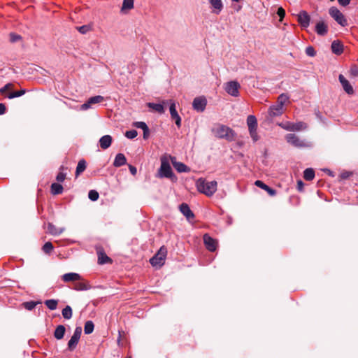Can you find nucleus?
Wrapping results in <instances>:
<instances>
[{"label": "nucleus", "instance_id": "obj_1", "mask_svg": "<svg viewBox=\"0 0 358 358\" xmlns=\"http://www.w3.org/2000/svg\"><path fill=\"white\" fill-rule=\"evenodd\" d=\"M196 187L199 192L210 197L217 191V182L215 180L208 181L205 178H199L196 181Z\"/></svg>", "mask_w": 358, "mask_h": 358}, {"label": "nucleus", "instance_id": "obj_2", "mask_svg": "<svg viewBox=\"0 0 358 358\" xmlns=\"http://www.w3.org/2000/svg\"><path fill=\"white\" fill-rule=\"evenodd\" d=\"M212 132L217 138H224L228 141L235 140V131L226 125L217 124L212 129Z\"/></svg>", "mask_w": 358, "mask_h": 358}, {"label": "nucleus", "instance_id": "obj_3", "mask_svg": "<svg viewBox=\"0 0 358 358\" xmlns=\"http://www.w3.org/2000/svg\"><path fill=\"white\" fill-rule=\"evenodd\" d=\"M329 14L341 26L345 27L348 24L344 15L336 7H331L329 9Z\"/></svg>", "mask_w": 358, "mask_h": 358}, {"label": "nucleus", "instance_id": "obj_4", "mask_svg": "<svg viewBox=\"0 0 358 358\" xmlns=\"http://www.w3.org/2000/svg\"><path fill=\"white\" fill-rule=\"evenodd\" d=\"M285 139L288 143L296 148H306L310 146V143L300 139L294 134H288L285 136Z\"/></svg>", "mask_w": 358, "mask_h": 358}, {"label": "nucleus", "instance_id": "obj_5", "mask_svg": "<svg viewBox=\"0 0 358 358\" xmlns=\"http://www.w3.org/2000/svg\"><path fill=\"white\" fill-rule=\"evenodd\" d=\"M282 129L289 131H299L305 130L307 128V124L303 122H286L279 124Z\"/></svg>", "mask_w": 358, "mask_h": 358}, {"label": "nucleus", "instance_id": "obj_6", "mask_svg": "<svg viewBox=\"0 0 358 358\" xmlns=\"http://www.w3.org/2000/svg\"><path fill=\"white\" fill-rule=\"evenodd\" d=\"M166 253V249L162 247L159 252L150 259V264L153 266H162L164 264Z\"/></svg>", "mask_w": 358, "mask_h": 358}, {"label": "nucleus", "instance_id": "obj_7", "mask_svg": "<svg viewBox=\"0 0 358 358\" xmlns=\"http://www.w3.org/2000/svg\"><path fill=\"white\" fill-rule=\"evenodd\" d=\"M159 176L160 178H171L174 176L169 162L165 159H161V166L159 169Z\"/></svg>", "mask_w": 358, "mask_h": 358}, {"label": "nucleus", "instance_id": "obj_8", "mask_svg": "<svg viewBox=\"0 0 358 358\" xmlns=\"http://www.w3.org/2000/svg\"><path fill=\"white\" fill-rule=\"evenodd\" d=\"M240 84L236 81H229L225 84V91L232 96L237 97L239 95Z\"/></svg>", "mask_w": 358, "mask_h": 358}, {"label": "nucleus", "instance_id": "obj_9", "mask_svg": "<svg viewBox=\"0 0 358 358\" xmlns=\"http://www.w3.org/2000/svg\"><path fill=\"white\" fill-rule=\"evenodd\" d=\"M104 100V97L101 95L90 97L85 103L80 106V110H87L91 108L92 105L99 103Z\"/></svg>", "mask_w": 358, "mask_h": 358}, {"label": "nucleus", "instance_id": "obj_10", "mask_svg": "<svg viewBox=\"0 0 358 358\" xmlns=\"http://www.w3.org/2000/svg\"><path fill=\"white\" fill-rule=\"evenodd\" d=\"M207 105V100L204 96L196 97L192 102L193 108L197 112H203Z\"/></svg>", "mask_w": 358, "mask_h": 358}, {"label": "nucleus", "instance_id": "obj_11", "mask_svg": "<svg viewBox=\"0 0 358 358\" xmlns=\"http://www.w3.org/2000/svg\"><path fill=\"white\" fill-rule=\"evenodd\" d=\"M338 80L343 87V90L349 95L354 94V89L350 82L342 75L340 74Z\"/></svg>", "mask_w": 358, "mask_h": 358}, {"label": "nucleus", "instance_id": "obj_12", "mask_svg": "<svg viewBox=\"0 0 358 358\" xmlns=\"http://www.w3.org/2000/svg\"><path fill=\"white\" fill-rule=\"evenodd\" d=\"M171 104L169 107L171 117L175 120L176 124L179 128L181 126V118L176 111V103L173 101H170Z\"/></svg>", "mask_w": 358, "mask_h": 358}, {"label": "nucleus", "instance_id": "obj_13", "mask_svg": "<svg viewBox=\"0 0 358 358\" xmlns=\"http://www.w3.org/2000/svg\"><path fill=\"white\" fill-rule=\"evenodd\" d=\"M203 242L206 248L210 251L214 252L217 248V241L213 239L208 234L203 235Z\"/></svg>", "mask_w": 358, "mask_h": 358}, {"label": "nucleus", "instance_id": "obj_14", "mask_svg": "<svg viewBox=\"0 0 358 358\" xmlns=\"http://www.w3.org/2000/svg\"><path fill=\"white\" fill-rule=\"evenodd\" d=\"M310 17L306 11L302 10L298 15V22L303 28H307L310 24Z\"/></svg>", "mask_w": 358, "mask_h": 358}, {"label": "nucleus", "instance_id": "obj_15", "mask_svg": "<svg viewBox=\"0 0 358 358\" xmlns=\"http://www.w3.org/2000/svg\"><path fill=\"white\" fill-rule=\"evenodd\" d=\"M283 107L278 104L272 105L268 109V115L271 117H277L282 115Z\"/></svg>", "mask_w": 358, "mask_h": 358}, {"label": "nucleus", "instance_id": "obj_16", "mask_svg": "<svg viewBox=\"0 0 358 358\" xmlns=\"http://www.w3.org/2000/svg\"><path fill=\"white\" fill-rule=\"evenodd\" d=\"M213 8V13L218 15L223 9V3L222 0H208Z\"/></svg>", "mask_w": 358, "mask_h": 358}, {"label": "nucleus", "instance_id": "obj_17", "mask_svg": "<svg viewBox=\"0 0 358 358\" xmlns=\"http://www.w3.org/2000/svg\"><path fill=\"white\" fill-rule=\"evenodd\" d=\"M315 31L320 36H324L328 32V26L324 21L318 22L315 25Z\"/></svg>", "mask_w": 358, "mask_h": 358}, {"label": "nucleus", "instance_id": "obj_18", "mask_svg": "<svg viewBox=\"0 0 358 358\" xmlns=\"http://www.w3.org/2000/svg\"><path fill=\"white\" fill-rule=\"evenodd\" d=\"M331 48L332 52L335 55H340L343 52V45L338 40H335L332 42Z\"/></svg>", "mask_w": 358, "mask_h": 358}, {"label": "nucleus", "instance_id": "obj_19", "mask_svg": "<svg viewBox=\"0 0 358 358\" xmlns=\"http://www.w3.org/2000/svg\"><path fill=\"white\" fill-rule=\"evenodd\" d=\"M62 279L64 282H74L78 281L81 279V276L77 273H65L62 276Z\"/></svg>", "mask_w": 358, "mask_h": 358}, {"label": "nucleus", "instance_id": "obj_20", "mask_svg": "<svg viewBox=\"0 0 358 358\" xmlns=\"http://www.w3.org/2000/svg\"><path fill=\"white\" fill-rule=\"evenodd\" d=\"M133 125L138 129H141L143 131V138L146 139L150 135V130L147 124L144 122H135Z\"/></svg>", "mask_w": 358, "mask_h": 358}, {"label": "nucleus", "instance_id": "obj_21", "mask_svg": "<svg viewBox=\"0 0 358 358\" xmlns=\"http://www.w3.org/2000/svg\"><path fill=\"white\" fill-rule=\"evenodd\" d=\"M112 143V137L110 135H105L99 139V145L102 149L108 148Z\"/></svg>", "mask_w": 358, "mask_h": 358}, {"label": "nucleus", "instance_id": "obj_22", "mask_svg": "<svg viewBox=\"0 0 358 358\" xmlns=\"http://www.w3.org/2000/svg\"><path fill=\"white\" fill-rule=\"evenodd\" d=\"M180 210L182 213V214L185 216L187 219L193 218L194 217V213L189 208V206L187 203H182L180 206Z\"/></svg>", "mask_w": 358, "mask_h": 358}, {"label": "nucleus", "instance_id": "obj_23", "mask_svg": "<svg viewBox=\"0 0 358 358\" xmlns=\"http://www.w3.org/2000/svg\"><path fill=\"white\" fill-rule=\"evenodd\" d=\"M127 164V159L122 153H118L114 159L113 166L115 167H120Z\"/></svg>", "mask_w": 358, "mask_h": 358}, {"label": "nucleus", "instance_id": "obj_24", "mask_svg": "<svg viewBox=\"0 0 358 358\" xmlns=\"http://www.w3.org/2000/svg\"><path fill=\"white\" fill-rule=\"evenodd\" d=\"M247 126L248 127V130L250 129H257L258 124L257 120L256 117L253 115H250L247 117Z\"/></svg>", "mask_w": 358, "mask_h": 358}, {"label": "nucleus", "instance_id": "obj_25", "mask_svg": "<svg viewBox=\"0 0 358 358\" xmlns=\"http://www.w3.org/2000/svg\"><path fill=\"white\" fill-rule=\"evenodd\" d=\"M255 185L264 189L265 191H266L268 192V194L271 196H274L276 194V192L275 189L271 188L270 187H268L267 185H266L265 183H264L261 180H257L255 181Z\"/></svg>", "mask_w": 358, "mask_h": 358}, {"label": "nucleus", "instance_id": "obj_26", "mask_svg": "<svg viewBox=\"0 0 358 358\" xmlns=\"http://www.w3.org/2000/svg\"><path fill=\"white\" fill-rule=\"evenodd\" d=\"M172 163L173 167L179 173H187L190 171V169L182 162L172 161Z\"/></svg>", "mask_w": 358, "mask_h": 358}, {"label": "nucleus", "instance_id": "obj_27", "mask_svg": "<svg viewBox=\"0 0 358 358\" xmlns=\"http://www.w3.org/2000/svg\"><path fill=\"white\" fill-rule=\"evenodd\" d=\"M66 328L64 325H58L54 332V336L57 340H61L64 338L65 334Z\"/></svg>", "mask_w": 358, "mask_h": 358}, {"label": "nucleus", "instance_id": "obj_28", "mask_svg": "<svg viewBox=\"0 0 358 358\" xmlns=\"http://www.w3.org/2000/svg\"><path fill=\"white\" fill-rule=\"evenodd\" d=\"M47 230L50 234L56 236L61 234L64 231V228H57L54 224L49 223L48 224Z\"/></svg>", "mask_w": 358, "mask_h": 358}, {"label": "nucleus", "instance_id": "obj_29", "mask_svg": "<svg viewBox=\"0 0 358 358\" xmlns=\"http://www.w3.org/2000/svg\"><path fill=\"white\" fill-rule=\"evenodd\" d=\"M148 106L159 113H163L164 112V106L161 103H148Z\"/></svg>", "mask_w": 358, "mask_h": 358}, {"label": "nucleus", "instance_id": "obj_30", "mask_svg": "<svg viewBox=\"0 0 358 358\" xmlns=\"http://www.w3.org/2000/svg\"><path fill=\"white\" fill-rule=\"evenodd\" d=\"M63 192V187L59 183L54 182L51 185V192L52 194H59Z\"/></svg>", "mask_w": 358, "mask_h": 358}, {"label": "nucleus", "instance_id": "obj_31", "mask_svg": "<svg viewBox=\"0 0 358 358\" xmlns=\"http://www.w3.org/2000/svg\"><path fill=\"white\" fill-rule=\"evenodd\" d=\"M315 177V171L311 168L306 169L303 172V178L306 180L310 181Z\"/></svg>", "mask_w": 358, "mask_h": 358}, {"label": "nucleus", "instance_id": "obj_32", "mask_svg": "<svg viewBox=\"0 0 358 358\" xmlns=\"http://www.w3.org/2000/svg\"><path fill=\"white\" fill-rule=\"evenodd\" d=\"M86 169V162L84 159H81L78 162L76 171V176H78L81 173H83Z\"/></svg>", "mask_w": 358, "mask_h": 358}, {"label": "nucleus", "instance_id": "obj_33", "mask_svg": "<svg viewBox=\"0 0 358 358\" xmlns=\"http://www.w3.org/2000/svg\"><path fill=\"white\" fill-rule=\"evenodd\" d=\"M110 261V259L103 252H98V263L104 264Z\"/></svg>", "mask_w": 358, "mask_h": 358}, {"label": "nucleus", "instance_id": "obj_34", "mask_svg": "<svg viewBox=\"0 0 358 358\" xmlns=\"http://www.w3.org/2000/svg\"><path fill=\"white\" fill-rule=\"evenodd\" d=\"M45 305L51 310H54L57 308L58 301L55 299H48L45 301Z\"/></svg>", "mask_w": 358, "mask_h": 358}, {"label": "nucleus", "instance_id": "obj_35", "mask_svg": "<svg viewBox=\"0 0 358 358\" xmlns=\"http://www.w3.org/2000/svg\"><path fill=\"white\" fill-rule=\"evenodd\" d=\"M94 328V323L89 320L87 321L85 324L84 331L85 334H90L93 332Z\"/></svg>", "mask_w": 358, "mask_h": 358}, {"label": "nucleus", "instance_id": "obj_36", "mask_svg": "<svg viewBox=\"0 0 358 358\" xmlns=\"http://www.w3.org/2000/svg\"><path fill=\"white\" fill-rule=\"evenodd\" d=\"M62 316L66 320H69L72 317V309L69 306H66L62 311Z\"/></svg>", "mask_w": 358, "mask_h": 358}, {"label": "nucleus", "instance_id": "obj_37", "mask_svg": "<svg viewBox=\"0 0 358 358\" xmlns=\"http://www.w3.org/2000/svg\"><path fill=\"white\" fill-rule=\"evenodd\" d=\"M134 7V0H124L122 6V11L130 10Z\"/></svg>", "mask_w": 358, "mask_h": 358}, {"label": "nucleus", "instance_id": "obj_38", "mask_svg": "<svg viewBox=\"0 0 358 358\" xmlns=\"http://www.w3.org/2000/svg\"><path fill=\"white\" fill-rule=\"evenodd\" d=\"M25 93H26V90L23 89L20 91H16V92L10 93L9 94H8L7 97L10 99H14L16 97L21 96L24 95Z\"/></svg>", "mask_w": 358, "mask_h": 358}, {"label": "nucleus", "instance_id": "obj_39", "mask_svg": "<svg viewBox=\"0 0 358 358\" xmlns=\"http://www.w3.org/2000/svg\"><path fill=\"white\" fill-rule=\"evenodd\" d=\"M74 289L78 291L87 290L89 289L86 283L83 282H78L74 285Z\"/></svg>", "mask_w": 358, "mask_h": 358}, {"label": "nucleus", "instance_id": "obj_40", "mask_svg": "<svg viewBox=\"0 0 358 358\" xmlns=\"http://www.w3.org/2000/svg\"><path fill=\"white\" fill-rule=\"evenodd\" d=\"M79 339L75 338L74 337L71 336V339L69 341L68 343V348L70 350H73L77 344L78 343Z\"/></svg>", "mask_w": 358, "mask_h": 358}, {"label": "nucleus", "instance_id": "obj_41", "mask_svg": "<svg viewBox=\"0 0 358 358\" xmlns=\"http://www.w3.org/2000/svg\"><path fill=\"white\" fill-rule=\"evenodd\" d=\"M289 99V96L285 94H281L277 101V104L283 107L285 103Z\"/></svg>", "mask_w": 358, "mask_h": 358}, {"label": "nucleus", "instance_id": "obj_42", "mask_svg": "<svg viewBox=\"0 0 358 358\" xmlns=\"http://www.w3.org/2000/svg\"><path fill=\"white\" fill-rule=\"evenodd\" d=\"M248 131H249V134H250L252 140L253 141V142H257V141L259 140L260 136H259V134L257 133V129H250V130H248Z\"/></svg>", "mask_w": 358, "mask_h": 358}, {"label": "nucleus", "instance_id": "obj_43", "mask_svg": "<svg viewBox=\"0 0 358 358\" xmlns=\"http://www.w3.org/2000/svg\"><path fill=\"white\" fill-rule=\"evenodd\" d=\"M53 250V245L50 242H46L43 246V251L46 254H50Z\"/></svg>", "mask_w": 358, "mask_h": 358}, {"label": "nucleus", "instance_id": "obj_44", "mask_svg": "<svg viewBox=\"0 0 358 358\" xmlns=\"http://www.w3.org/2000/svg\"><path fill=\"white\" fill-rule=\"evenodd\" d=\"M38 303L35 301H27L23 303V306L28 310H32Z\"/></svg>", "mask_w": 358, "mask_h": 358}, {"label": "nucleus", "instance_id": "obj_45", "mask_svg": "<svg viewBox=\"0 0 358 358\" xmlns=\"http://www.w3.org/2000/svg\"><path fill=\"white\" fill-rule=\"evenodd\" d=\"M124 135L127 138L133 139L137 136L138 133L136 130L131 129V130L127 131L125 132Z\"/></svg>", "mask_w": 358, "mask_h": 358}, {"label": "nucleus", "instance_id": "obj_46", "mask_svg": "<svg viewBox=\"0 0 358 358\" xmlns=\"http://www.w3.org/2000/svg\"><path fill=\"white\" fill-rule=\"evenodd\" d=\"M88 197L90 200L95 201L99 199V193L96 190H90L88 193Z\"/></svg>", "mask_w": 358, "mask_h": 358}, {"label": "nucleus", "instance_id": "obj_47", "mask_svg": "<svg viewBox=\"0 0 358 358\" xmlns=\"http://www.w3.org/2000/svg\"><path fill=\"white\" fill-rule=\"evenodd\" d=\"M306 54L308 55V56H310V57H314L316 54V52L314 49L313 47L312 46H308L306 48Z\"/></svg>", "mask_w": 358, "mask_h": 358}, {"label": "nucleus", "instance_id": "obj_48", "mask_svg": "<svg viewBox=\"0 0 358 358\" xmlns=\"http://www.w3.org/2000/svg\"><path fill=\"white\" fill-rule=\"evenodd\" d=\"M78 31L83 34L87 33L90 30V27L88 25H83L77 27Z\"/></svg>", "mask_w": 358, "mask_h": 358}, {"label": "nucleus", "instance_id": "obj_49", "mask_svg": "<svg viewBox=\"0 0 358 358\" xmlns=\"http://www.w3.org/2000/svg\"><path fill=\"white\" fill-rule=\"evenodd\" d=\"M81 333H82V328L80 327H77L75 329L74 333L72 336L74 337L75 338L80 340Z\"/></svg>", "mask_w": 358, "mask_h": 358}, {"label": "nucleus", "instance_id": "obj_50", "mask_svg": "<svg viewBox=\"0 0 358 358\" xmlns=\"http://www.w3.org/2000/svg\"><path fill=\"white\" fill-rule=\"evenodd\" d=\"M21 38L20 36V35H17L15 33H10V41L12 42V43H15V42H17Z\"/></svg>", "mask_w": 358, "mask_h": 358}, {"label": "nucleus", "instance_id": "obj_51", "mask_svg": "<svg viewBox=\"0 0 358 358\" xmlns=\"http://www.w3.org/2000/svg\"><path fill=\"white\" fill-rule=\"evenodd\" d=\"M13 87L12 83H8L3 87L0 88V94H3L7 90H9Z\"/></svg>", "mask_w": 358, "mask_h": 358}, {"label": "nucleus", "instance_id": "obj_52", "mask_svg": "<svg viewBox=\"0 0 358 358\" xmlns=\"http://www.w3.org/2000/svg\"><path fill=\"white\" fill-rule=\"evenodd\" d=\"M277 15L280 17V20L282 21L285 15V10L282 8H278Z\"/></svg>", "mask_w": 358, "mask_h": 358}, {"label": "nucleus", "instance_id": "obj_53", "mask_svg": "<svg viewBox=\"0 0 358 358\" xmlns=\"http://www.w3.org/2000/svg\"><path fill=\"white\" fill-rule=\"evenodd\" d=\"M66 178V173L60 171L57 176V180L59 182H63Z\"/></svg>", "mask_w": 358, "mask_h": 358}, {"label": "nucleus", "instance_id": "obj_54", "mask_svg": "<svg viewBox=\"0 0 358 358\" xmlns=\"http://www.w3.org/2000/svg\"><path fill=\"white\" fill-rule=\"evenodd\" d=\"M338 2L342 6H347L350 4V0H338Z\"/></svg>", "mask_w": 358, "mask_h": 358}, {"label": "nucleus", "instance_id": "obj_55", "mask_svg": "<svg viewBox=\"0 0 358 358\" xmlns=\"http://www.w3.org/2000/svg\"><path fill=\"white\" fill-rule=\"evenodd\" d=\"M129 171L130 173L133 175V176H135L137 173V169L135 166H132V165H129Z\"/></svg>", "mask_w": 358, "mask_h": 358}, {"label": "nucleus", "instance_id": "obj_56", "mask_svg": "<svg viewBox=\"0 0 358 358\" xmlns=\"http://www.w3.org/2000/svg\"><path fill=\"white\" fill-rule=\"evenodd\" d=\"M6 113V106L3 103H0V115H3Z\"/></svg>", "mask_w": 358, "mask_h": 358}, {"label": "nucleus", "instance_id": "obj_57", "mask_svg": "<svg viewBox=\"0 0 358 358\" xmlns=\"http://www.w3.org/2000/svg\"><path fill=\"white\" fill-rule=\"evenodd\" d=\"M303 187V182L301 180L297 182V188L299 191H301Z\"/></svg>", "mask_w": 358, "mask_h": 358}, {"label": "nucleus", "instance_id": "obj_58", "mask_svg": "<svg viewBox=\"0 0 358 358\" xmlns=\"http://www.w3.org/2000/svg\"><path fill=\"white\" fill-rule=\"evenodd\" d=\"M240 0H232V1H234V2H238Z\"/></svg>", "mask_w": 358, "mask_h": 358}, {"label": "nucleus", "instance_id": "obj_59", "mask_svg": "<svg viewBox=\"0 0 358 358\" xmlns=\"http://www.w3.org/2000/svg\"><path fill=\"white\" fill-rule=\"evenodd\" d=\"M129 358H131V357H129Z\"/></svg>", "mask_w": 358, "mask_h": 358}]
</instances>
